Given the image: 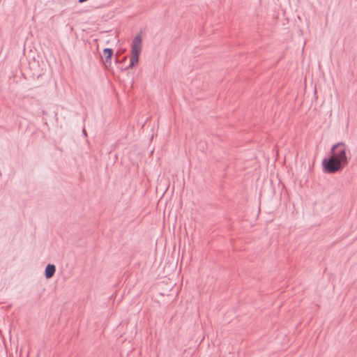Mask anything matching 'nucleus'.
<instances>
[{"instance_id": "1", "label": "nucleus", "mask_w": 357, "mask_h": 357, "mask_svg": "<svg viewBox=\"0 0 357 357\" xmlns=\"http://www.w3.org/2000/svg\"><path fill=\"white\" fill-rule=\"evenodd\" d=\"M331 155L347 166L349 163L350 157V150L349 146L344 142H338L334 144L331 149Z\"/></svg>"}, {"instance_id": "2", "label": "nucleus", "mask_w": 357, "mask_h": 357, "mask_svg": "<svg viewBox=\"0 0 357 357\" xmlns=\"http://www.w3.org/2000/svg\"><path fill=\"white\" fill-rule=\"evenodd\" d=\"M323 171L327 174H335L340 172L344 167L341 161L331 155L322 160Z\"/></svg>"}, {"instance_id": "3", "label": "nucleus", "mask_w": 357, "mask_h": 357, "mask_svg": "<svg viewBox=\"0 0 357 357\" xmlns=\"http://www.w3.org/2000/svg\"><path fill=\"white\" fill-rule=\"evenodd\" d=\"M142 36L141 34H137L132 42V56L130 61V64L126 69L132 68L139 61V54L142 50Z\"/></svg>"}, {"instance_id": "4", "label": "nucleus", "mask_w": 357, "mask_h": 357, "mask_svg": "<svg viewBox=\"0 0 357 357\" xmlns=\"http://www.w3.org/2000/svg\"><path fill=\"white\" fill-rule=\"evenodd\" d=\"M56 272V266L54 264H48L45 269V276L47 279L52 278Z\"/></svg>"}, {"instance_id": "5", "label": "nucleus", "mask_w": 357, "mask_h": 357, "mask_svg": "<svg viewBox=\"0 0 357 357\" xmlns=\"http://www.w3.org/2000/svg\"><path fill=\"white\" fill-rule=\"evenodd\" d=\"M103 55L105 58V62L110 63L112 56L113 55V50L111 48H105L103 50Z\"/></svg>"}, {"instance_id": "6", "label": "nucleus", "mask_w": 357, "mask_h": 357, "mask_svg": "<svg viewBox=\"0 0 357 357\" xmlns=\"http://www.w3.org/2000/svg\"><path fill=\"white\" fill-rule=\"evenodd\" d=\"M82 132L85 136H86V132L84 128L83 129Z\"/></svg>"}]
</instances>
